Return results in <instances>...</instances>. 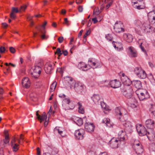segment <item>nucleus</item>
<instances>
[{
	"instance_id": "nucleus-1",
	"label": "nucleus",
	"mask_w": 155,
	"mask_h": 155,
	"mask_svg": "<svg viewBox=\"0 0 155 155\" xmlns=\"http://www.w3.org/2000/svg\"><path fill=\"white\" fill-rule=\"evenodd\" d=\"M121 90L123 95L128 99L131 98L134 94V91L131 86L125 85L121 88Z\"/></svg>"
},
{
	"instance_id": "nucleus-2",
	"label": "nucleus",
	"mask_w": 155,
	"mask_h": 155,
	"mask_svg": "<svg viewBox=\"0 0 155 155\" xmlns=\"http://www.w3.org/2000/svg\"><path fill=\"white\" fill-rule=\"evenodd\" d=\"M134 72L136 75L141 79H144L147 77V74L145 71L140 67H135Z\"/></svg>"
},
{
	"instance_id": "nucleus-3",
	"label": "nucleus",
	"mask_w": 155,
	"mask_h": 155,
	"mask_svg": "<svg viewBox=\"0 0 155 155\" xmlns=\"http://www.w3.org/2000/svg\"><path fill=\"white\" fill-rule=\"evenodd\" d=\"M62 106L65 110H72L74 107L73 103L71 102L69 98H65L63 100Z\"/></svg>"
},
{
	"instance_id": "nucleus-4",
	"label": "nucleus",
	"mask_w": 155,
	"mask_h": 155,
	"mask_svg": "<svg viewBox=\"0 0 155 155\" xmlns=\"http://www.w3.org/2000/svg\"><path fill=\"white\" fill-rule=\"evenodd\" d=\"M117 130L118 132V136L119 137L120 141H124L127 137L125 129L118 127Z\"/></svg>"
},
{
	"instance_id": "nucleus-5",
	"label": "nucleus",
	"mask_w": 155,
	"mask_h": 155,
	"mask_svg": "<svg viewBox=\"0 0 155 155\" xmlns=\"http://www.w3.org/2000/svg\"><path fill=\"white\" fill-rule=\"evenodd\" d=\"M32 68L33 70V72L31 73L32 77L35 78H38L41 73V68L35 65Z\"/></svg>"
},
{
	"instance_id": "nucleus-6",
	"label": "nucleus",
	"mask_w": 155,
	"mask_h": 155,
	"mask_svg": "<svg viewBox=\"0 0 155 155\" xmlns=\"http://www.w3.org/2000/svg\"><path fill=\"white\" fill-rule=\"evenodd\" d=\"M85 132V131L83 129H80L76 130L74 133L75 138L79 140L83 139Z\"/></svg>"
},
{
	"instance_id": "nucleus-7",
	"label": "nucleus",
	"mask_w": 155,
	"mask_h": 155,
	"mask_svg": "<svg viewBox=\"0 0 155 155\" xmlns=\"http://www.w3.org/2000/svg\"><path fill=\"white\" fill-rule=\"evenodd\" d=\"M122 23L120 21H117L114 24V29L115 31L117 33H120L124 31Z\"/></svg>"
},
{
	"instance_id": "nucleus-8",
	"label": "nucleus",
	"mask_w": 155,
	"mask_h": 155,
	"mask_svg": "<svg viewBox=\"0 0 155 155\" xmlns=\"http://www.w3.org/2000/svg\"><path fill=\"white\" fill-rule=\"evenodd\" d=\"M150 22H145L142 25L141 28L146 32H150L152 31L153 29V27L150 24Z\"/></svg>"
},
{
	"instance_id": "nucleus-9",
	"label": "nucleus",
	"mask_w": 155,
	"mask_h": 155,
	"mask_svg": "<svg viewBox=\"0 0 155 155\" xmlns=\"http://www.w3.org/2000/svg\"><path fill=\"white\" fill-rule=\"evenodd\" d=\"M74 89L75 91L78 94L81 93L84 90V85L81 83H74Z\"/></svg>"
},
{
	"instance_id": "nucleus-10",
	"label": "nucleus",
	"mask_w": 155,
	"mask_h": 155,
	"mask_svg": "<svg viewBox=\"0 0 155 155\" xmlns=\"http://www.w3.org/2000/svg\"><path fill=\"white\" fill-rule=\"evenodd\" d=\"M123 124L125 128V130L128 131L130 133L132 130V125L131 122L128 121H126L124 120V122H123Z\"/></svg>"
},
{
	"instance_id": "nucleus-11",
	"label": "nucleus",
	"mask_w": 155,
	"mask_h": 155,
	"mask_svg": "<svg viewBox=\"0 0 155 155\" xmlns=\"http://www.w3.org/2000/svg\"><path fill=\"white\" fill-rule=\"evenodd\" d=\"M84 127L86 131L89 133H92L94 131L95 126L92 123H86L85 124Z\"/></svg>"
},
{
	"instance_id": "nucleus-12",
	"label": "nucleus",
	"mask_w": 155,
	"mask_h": 155,
	"mask_svg": "<svg viewBox=\"0 0 155 155\" xmlns=\"http://www.w3.org/2000/svg\"><path fill=\"white\" fill-rule=\"evenodd\" d=\"M121 141H120L119 139V140H118L115 138H113L109 141V143L112 148H117L118 147V144Z\"/></svg>"
},
{
	"instance_id": "nucleus-13",
	"label": "nucleus",
	"mask_w": 155,
	"mask_h": 155,
	"mask_svg": "<svg viewBox=\"0 0 155 155\" xmlns=\"http://www.w3.org/2000/svg\"><path fill=\"white\" fill-rule=\"evenodd\" d=\"M148 17L150 23L152 24L155 23V11L150 12L148 14Z\"/></svg>"
},
{
	"instance_id": "nucleus-14",
	"label": "nucleus",
	"mask_w": 155,
	"mask_h": 155,
	"mask_svg": "<svg viewBox=\"0 0 155 155\" xmlns=\"http://www.w3.org/2000/svg\"><path fill=\"white\" fill-rule=\"evenodd\" d=\"M53 65H54L53 63H47L45 64L44 69L46 73L49 74L51 73V71L53 69Z\"/></svg>"
},
{
	"instance_id": "nucleus-15",
	"label": "nucleus",
	"mask_w": 155,
	"mask_h": 155,
	"mask_svg": "<svg viewBox=\"0 0 155 155\" xmlns=\"http://www.w3.org/2000/svg\"><path fill=\"white\" fill-rule=\"evenodd\" d=\"M110 85L111 87L116 88L120 87L121 86L120 82L117 79H115L109 82Z\"/></svg>"
},
{
	"instance_id": "nucleus-16",
	"label": "nucleus",
	"mask_w": 155,
	"mask_h": 155,
	"mask_svg": "<svg viewBox=\"0 0 155 155\" xmlns=\"http://www.w3.org/2000/svg\"><path fill=\"white\" fill-rule=\"evenodd\" d=\"M22 86L25 88H29L30 86V82L28 78L25 77L23 78L22 81Z\"/></svg>"
},
{
	"instance_id": "nucleus-17",
	"label": "nucleus",
	"mask_w": 155,
	"mask_h": 155,
	"mask_svg": "<svg viewBox=\"0 0 155 155\" xmlns=\"http://www.w3.org/2000/svg\"><path fill=\"white\" fill-rule=\"evenodd\" d=\"M137 129L139 134L140 136L147 135V134H150V133L147 132L145 128L144 127H141L139 130L137 128Z\"/></svg>"
},
{
	"instance_id": "nucleus-18",
	"label": "nucleus",
	"mask_w": 155,
	"mask_h": 155,
	"mask_svg": "<svg viewBox=\"0 0 155 155\" xmlns=\"http://www.w3.org/2000/svg\"><path fill=\"white\" fill-rule=\"evenodd\" d=\"M145 124L147 127L152 129L155 127V124L154 121L151 119H148L147 120Z\"/></svg>"
},
{
	"instance_id": "nucleus-19",
	"label": "nucleus",
	"mask_w": 155,
	"mask_h": 155,
	"mask_svg": "<svg viewBox=\"0 0 155 155\" xmlns=\"http://www.w3.org/2000/svg\"><path fill=\"white\" fill-rule=\"evenodd\" d=\"M38 110L37 111L36 115L37 116V119L40 121V122L41 123L42 121H44L45 120H46L47 117L45 115V112H43L42 115L41 116L38 114Z\"/></svg>"
},
{
	"instance_id": "nucleus-20",
	"label": "nucleus",
	"mask_w": 155,
	"mask_h": 155,
	"mask_svg": "<svg viewBox=\"0 0 155 155\" xmlns=\"http://www.w3.org/2000/svg\"><path fill=\"white\" fill-rule=\"evenodd\" d=\"M120 79L122 82L124 84V86L130 85L131 83L130 80L127 76H121Z\"/></svg>"
},
{
	"instance_id": "nucleus-21",
	"label": "nucleus",
	"mask_w": 155,
	"mask_h": 155,
	"mask_svg": "<svg viewBox=\"0 0 155 155\" xmlns=\"http://www.w3.org/2000/svg\"><path fill=\"white\" fill-rule=\"evenodd\" d=\"M115 114L118 119H119L121 121L124 122L122 118L121 111L119 108H116Z\"/></svg>"
},
{
	"instance_id": "nucleus-22",
	"label": "nucleus",
	"mask_w": 155,
	"mask_h": 155,
	"mask_svg": "<svg viewBox=\"0 0 155 155\" xmlns=\"http://www.w3.org/2000/svg\"><path fill=\"white\" fill-rule=\"evenodd\" d=\"M131 84L135 87L139 89L142 87V84L141 81L139 80H134L131 82Z\"/></svg>"
},
{
	"instance_id": "nucleus-23",
	"label": "nucleus",
	"mask_w": 155,
	"mask_h": 155,
	"mask_svg": "<svg viewBox=\"0 0 155 155\" xmlns=\"http://www.w3.org/2000/svg\"><path fill=\"white\" fill-rule=\"evenodd\" d=\"M123 36L124 39L129 43L132 42L133 40V36L131 34H124L123 35Z\"/></svg>"
},
{
	"instance_id": "nucleus-24",
	"label": "nucleus",
	"mask_w": 155,
	"mask_h": 155,
	"mask_svg": "<svg viewBox=\"0 0 155 155\" xmlns=\"http://www.w3.org/2000/svg\"><path fill=\"white\" fill-rule=\"evenodd\" d=\"M16 139L15 138L13 139L11 142V145L12 147L13 151H17L19 149V144L15 143Z\"/></svg>"
},
{
	"instance_id": "nucleus-25",
	"label": "nucleus",
	"mask_w": 155,
	"mask_h": 155,
	"mask_svg": "<svg viewBox=\"0 0 155 155\" xmlns=\"http://www.w3.org/2000/svg\"><path fill=\"white\" fill-rule=\"evenodd\" d=\"M116 44H115V42L114 41H113L112 42L113 46L117 50L120 51L123 49V45L121 43L116 42Z\"/></svg>"
},
{
	"instance_id": "nucleus-26",
	"label": "nucleus",
	"mask_w": 155,
	"mask_h": 155,
	"mask_svg": "<svg viewBox=\"0 0 155 155\" xmlns=\"http://www.w3.org/2000/svg\"><path fill=\"white\" fill-rule=\"evenodd\" d=\"M128 49L130 52V54L131 57H135L137 56V53L136 50L132 47H128Z\"/></svg>"
},
{
	"instance_id": "nucleus-27",
	"label": "nucleus",
	"mask_w": 155,
	"mask_h": 155,
	"mask_svg": "<svg viewBox=\"0 0 155 155\" xmlns=\"http://www.w3.org/2000/svg\"><path fill=\"white\" fill-rule=\"evenodd\" d=\"M65 79V81L68 83V86L71 88L73 86V84L75 83L74 81L73 80L72 78L66 76Z\"/></svg>"
},
{
	"instance_id": "nucleus-28",
	"label": "nucleus",
	"mask_w": 155,
	"mask_h": 155,
	"mask_svg": "<svg viewBox=\"0 0 155 155\" xmlns=\"http://www.w3.org/2000/svg\"><path fill=\"white\" fill-rule=\"evenodd\" d=\"M91 98L95 104H97L99 103L100 100V98L99 95L94 94L91 97Z\"/></svg>"
},
{
	"instance_id": "nucleus-29",
	"label": "nucleus",
	"mask_w": 155,
	"mask_h": 155,
	"mask_svg": "<svg viewBox=\"0 0 155 155\" xmlns=\"http://www.w3.org/2000/svg\"><path fill=\"white\" fill-rule=\"evenodd\" d=\"M43 30H42L41 29H39V31H40L42 34V35H40L41 38L42 39H47L48 37L49 36L48 35H45V34L46 32V31L45 30V28H44L43 29Z\"/></svg>"
},
{
	"instance_id": "nucleus-30",
	"label": "nucleus",
	"mask_w": 155,
	"mask_h": 155,
	"mask_svg": "<svg viewBox=\"0 0 155 155\" xmlns=\"http://www.w3.org/2000/svg\"><path fill=\"white\" fill-rule=\"evenodd\" d=\"M150 111V112L151 115L153 118H155V105H151Z\"/></svg>"
},
{
	"instance_id": "nucleus-31",
	"label": "nucleus",
	"mask_w": 155,
	"mask_h": 155,
	"mask_svg": "<svg viewBox=\"0 0 155 155\" xmlns=\"http://www.w3.org/2000/svg\"><path fill=\"white\" fill-rule=\"evenodd\" d=\"M138 96L140 100H143L149 98V96L147 94H145L142 92L141 93L140 95Z\"/></svg>"
},
{
	"instance_id": "nucleus-32",
	"label": "nucleus",
	"mask_w": 155,
	"mask_h": 155,
	"mask_svg": "<svg viewBox=\"0 0 155 155\" xmlns=\"http://www.w3.org/2000/svg\"><path fill=\"white\" fill-rule=\"evenodd\" d=\"M133 148L135 150L136 153L138 154H140L143 152V150L142 148V146L139 147H137L136 148Z\"/></svg>"
},
{
	"instance_id": "nucleus-33",
	"label": "nucleus",
	"mask_w": 155,
	"mask_h": 155,
	"mask_svg": "<svg viewBox=\"0 0 155 155\" xmlns=\"http://www.w3.org/2000/svg\"><path fill=\"white\" fill-rule=\"evenodd\" d=\"M74 122L78 126H81L83 124V120L81 118L77 117L75 119Z\"/></svg>"
},
{
	"instance_id": "nucleus-34",
	"label": "nucleus",
	"mask_w": 155,
	"mask_h": 155,
	"mask_svg": "<svg viewBox=\"0 0 155 155\" xmlns=\"http://www.w3.org/2000/svg\"><path fill=\"white\" fill-rule=\"evenodd\" d=\"M78 104L79 106L78 112L81 114H84V110L80 102H78Z\"/></svg>"
},
{
	"instance_id": "nucleus-35",
	"label": "nucleus",
	"mask_w": 155,
	"mask_h": 155,
	"mask_svg": "<svg viewBox=\"0 0 155 155\" xmlns=\"http://www.w3.org/2000/svg\"><path fill=\"white\" fill-rule=\"evenodd\" d=\"M57 85V83L56 81L53 82L51 85L50 88V92L53 91L56 87Z\"/></svg>"
},
{
	"instance_id": "nucleus-36",
	"label": "nucleus",
	"mask_w": 155,
	"mask_h": 155,
	"mask_svg": "<svg viewBox=\"0 0 155 155\" xmlns=\"http://www.w3.org/2000/svg\"><path fill=\"white\" fill-rule=\"evenodd\" d=\"M54 132L55 134H57V133H58L62 136H63L62 134L63 133V131L60 130L59 128L57 127L54 128Z\"/></svg>"
},
{
	"instance_id": "nucleus-37",
	"label": "nucleus",
	"mask_w": 155,
	"mask_h": 155,
	"mask_svg": "<svg viewBox=\"0 0 155 155\" xmlns=\"http://www.w3.org/2000/svg\"><path fill=\"white\" fill-rule=\"evenodd\" d=\"M103 123H105L106 125L108 127H110L111 126V124H110V119L107 118H104L102 121Z\"/></svg>"
},
{
	"instance_id": "nucleus-38",
	"label": "nucleus",
	"mask_w": 155,
	"mask_h": 155,
	"mask_svg": "<svg viewBox=\"0 0 155 155\" xmlns=\"http://www.w3.org/2000/svg\"><path fill=\"white\" fill-rule=\"evenodd\" d=\"M78 67L79 68L81 69L82 70H83V68H86L87 66L83 62H80L78 65Z\"/></svg>"
},
{
	"instance_id": "nucleus-39",
	"label": "nucleus",
	"mask_w": 155,
	"mask_h": 155,
	"mask_svg": "<svg viewBox=\"0 0 155 155\" xmlns=\"http://www.w3.org/2000/svg\"><path fill=\"white\" fill-rule=\"evenodd\" d=\"M150 136H147L149 139L154 140H155V134L154 133H150Z\"/></svg>"
},
{
	"instance_id": "nucleus-40",
	"label": "nucleus",
	"mask_w": 155,
	"mask_h": 155,
	"mask_svg": "<svg viewBox=\"0 0 155 155\" xmlns=\"http://www.w3.org/2000/svg\"><path fill=\"white\" fill-rule=\"evenodd\" d=\"M43 62L41 61H37L35 64V66L41 67H41L43 66Z\"/></svg>"
},
{
	"instance_id": "nucleus-41",
	"label": "nucleus",
	"mask_w": 155,
	"mask_h": 155,
	"mask_svg": "<svg viewBox=\"0 0 155 155\" xmlns=\"http://www.w3.org/2000/svg\"><path fill=\"white\" fill-rule=\"evenodd\" d=\"M19 12H20L18 8L14 7H12L11 13L15 14V13H17Z\"/></svg>"
},
{
	"instance_id": "nucleus-42",
	"label": "nucleus",
	"mask_w": 155,
	"mask_h": 155,
	"mask_svg": "<svg viewBox=\"0 0 155 155\" xmlns=\"http://www.w3.org/2000/svg\"><path fill=\"white\" fill-rule=\"evenodd\" d=\"M62 51L59 48H57L56 49V52H55V54H57L59 55V57H60L63 54Z\"/></svg>"
},
{
	"instance_id": "nucleus-43",
	"label": "nucleus",
	"mask_w": 155,
	"mask_h": 155,
	"mask_svg": "<svg viewBox=\"0 0 155 155\" xmlns=\"http://www.w3.org/2000/svg\"><path fill=\"white\" fill-rule=\"evenodd\" d=\"M3 141L5 144L9 143V139L8 135H6L5 136V139Z\"/></svg>"
},
{
	"instance_id": "nucleus-44",
	"label": "nucleus",
	"mask_w": 155,
	"mask_h": 155,
	"mask_svg": "<svg viewBox=\"0 0 155 155\" xmlns=\"http://www.w3.org/2000/svg\"><path fill=\"white\" fill-rule=\"evenodd\" d=\"M27 7V5H26L21 6L19 9L20 12H21V11H25Z\"/></svg>"
},
{
	"instance_id": "nucleus-45",
	"label": "nucleus",
	"mask_w": 155,
	"mask_h": 155,
	"mask_svg": "<svg viewBox=\"0 0 155 155\" xmlns=\"http://www.w3.org/2000/svg\"><path fill=\"white\" fill-rule=\"evenodd\" d=\"M88 63L89 64L93 67H95L96 65V63L94 62H93L92 60L91 59H89Z\"/></svg>"
},
{
	"instance_id": "nucleus-46",
	"label": "nucleus",
	"mask_w": 155,
	"mask_h": 155,
	"mask_svg": "<svg viewBox=\"0 0 155 155\" xmlns=\"http://www.w3.org/2000/svg\"><path fill=\"white\" fill-rule=\"evenodd\" d=\"M144 7V4H141V5H135V7L138 9H140L143 8Z\"/></svg>"
},
{
	"instance_id": "nucleus-47",
	"label": "nucleus",
	"mask_w": 155,
	"mask_h": 155,
	"mask_svg": "<svg viewBox=\"0 0 155 155\" xmlns=\"http://www.w3.org/2000/svg\"><path fill=\"white\" fill-rule=\"evenodd\" d=\"M106 38L109 41H111L113 39V38L111 37V35L109 34H108L107 35H106Z\"/></svg>"
},
{
	"instance_id": "nucleus-48",
	"label": "nucleus",
	"mask_w": 155,
	"mask_h": 155,
	"mask_svg": "<svg viewBox=\"0 0 155 155\" xmlns=\"http://www.w3.org/2000/svg\"><path fill=\"white\" fill-rule=\"evenodd\" d=\"M135 25L137 27L140 28L141 24L140 21H137L135 22Z\"/></svg>"
},
{
	"instance_id": "nucleus-49",
	"label": "nucleus",
	"mask_w": 155,
	"mask_h": 155,
	"mask_svg": "<svg viewBox=\"0 0 155 155\" xmlns=\"http://www.w3.org/2000/svg\"><path fill=\"white\" fill-rule=\"evenodd\" d=\"M5 48L3 46L0 47V52L1 53H3L5 52Z\"/></svg>"
},
{
	"instance_id": "nucleus-50",
	"label": "nucleus",
	"mask_w": 155,
	"mask_h": 155,
	"mask_svg": "<svg viewBox=\"0 0 155 155\" xmlns=\"http://www.w3.org/2000/svg\"><path fill=\"white\" fill-rule=\"evenodd\" d=\"M141 146H142V145H140V143H134L133 146V148H136L137 147Z\"/></svg>"
},
{
	"instance_id": "nucleus-51",
	"label": "nucleus",
	"mask_w": 155,
	"mask_h": 155,
	"mask_svg": "<svg viewBox=\"0 0 155 155\" xmlns=\"http://www.w3.org/2000/svg\"><path fill=\"white\" fill-rule=\"evenodd\" d=\"M142 43H141L140 44V45L139 46L140 48L141 49V50L144 53L146 52V51L145 50L144 47L142 46Z\"/></svg>"
},
{
	"instance_id": "nucleus-52",
	"label": "nucleus",
	"mask_w": 155,
	"mask_h": 155,
	"mask_svg": "<svg viewBox=\"0 0 155 155\" xmlns=\"http://www.w3.org/2000/svg\"><path fill=\"white\" fill-rule=\"evenodd\" d=\"M47 22L46 21H45L44 24H43V25L42 26V28H38L37 27H36V28H37L39 30V29H41L42 30H43V28H45V26L47 24Z\"/></svg>"
},
{
	"instance_id": "nucleus-53",
	"label": "nucleus",
	"mask_w": 155,
	"mask_h": 155,
	"mask_svg": "<svg viewBox=\"0 0 155 155\" xmlns=\"http://www.w3.org/2000/svg\"><path fill=\"white\" fill-rule=\"evenodd\" d=\"M90 31H89V30L87 31L83 36V38L85 39L87 36L90 34Z\"/></svg>"
},
{
	"instance_id": "nucleus-54",
	"label": "nucleus",
	"mask_w": 155,
	"mask_h": 155,
	"mask_svg": "<svg viewBox=\"0 0 155 155\" xmlns=\"http://www.w3.org/2000/svg\"><path fill=\"white\" fill-rule=\"evenodd\" d=\"M143 0H137V1L134 2L133 3L134 5L137 4V3H138V2H140L141 3V4H144V2H143Z\"/></svg>"
},
{
	"instance_id": "nucleus-55",
	"label": "nucleus",
	"mask_w": 155,
	"mask_h": 155,
	"mask_svg": "<svg viewBox=\"0 0 155 155\" xmlns=\"http://www.w3.org/2000/svg\"><path fill=\"white\" fill-rule=\"evenodd\" d=\"M64 24L66 25H67L68 26L70 24L69 23V21L68 20V18H64Z\"/></svg>"
},
{
	"instance_id": "nucleus-56",
	"label": "nucleus",
	"mask_w": 155,
	"mask_h": 155,
	"mask_svg": "<svg viewBox=\"0 0 155 155\" xmlns=\"http://www.w3.org/2000/svg\"><path fill=\"white\" fill-rule=\"evenodd\" d=\"M64 40V38L63 37H59L58 39V40L59 43H61Z\"/></svg>"
},
{
	"instance_id": "nucleus-57",
	"label": "nucleus",
	"mask_w": 155,
	"mask_h": 155,
	"mask_svg": "<svg viewBox=\"0 0 155 155\" xmlns=\"http://www.w3.org/2000/svg\"><path fill=\"white\" fill-rule=\"evenodd\" d=\"M9 50L10 52L12 53H14L15 52V49L12 47H10V48Z\"/></svg>"
},
{
	"instance_id": "nucleus-58",
	"label": "nucleus",
	"mask_w": 155,
	"mask_h": 155,
	"mask_svg": "<svg viewBox=\"0 0 155 155\" xmlns=\"http://www.w3.org/2000/svg\"><path fill=\"white\" fill-rule=\"evenodd\" d=\"M10 17L12 18L13 19H15L16 18V16L15 15V14H14V13H13L11 12L10 13Z\"/></svg>"
},
{
	"instance_id": "nucleus-59",
	"label": "nucleus",
	"mask_w": 155,
	"mask_h": 155,
	"mask_svg": "<svg viewBox=\"0 0 155 155\" xmlns=\"http://www.w3.org/2000/svg\"><path fill=\"white\" fill-rule=\"evenodd\" d=\"M78 10L79 12H81L83 10V8L82 6H79L78 8Z\"/></svg>"
},
{
	"instance_id": "nucleus-60",
	"label": "nucleus",
	"mask_w": 155,
	"mask_h": 155,
	"mask_svg": "<svg viewBox=\"0 0 155 155\" xmlns=\"http://www.w3.org/2000/svg\"><path fill=\"white\" fill-rule=\"evenodd\" d=\"M62 53H63V54L65 56L67 55L68 54V52L66 50L64 51L63 50Z\"/></svg>"
},
{
	"instance_id": "nucleus-61",
	"label": "nucleus",
	"mask_w": 155,
	"mask_h": 155,
	"mask_svg": "<svg viewBox=\"0 0 155 155\" xmlns=\"http://www.w3.org/2000/svg\"><path fill=\"white\" fill-rule=\"evenodd\" d=\"M59 97L61 98H65L66 97V95L64 94H60L59 95Z\"/></svg>"
},
{
	"instance_id": "nucleus-62",
	"label": "nucleus",
	"mask_w": 155,
	"mask_h": 155,
	"mask_svg": "<svg viewBox=\"0 0 155 155\" xmlns=\"http://www.w3.org/2000/svg\"><path fill=\"white\" fill-rule=\"evenodd\" d=\"M83 2L82 0H76V2L77 4H81Z\"/></svg>"
},
{
	"instance_id": "nucleus-63",
	"label": "nucleus",
	"mask_w": 155,
	"mask_h": 155,
	"mask_svg": "<svg viewBox=\"0 0 155 155\" xmlns=\"http://www.w3.org/2000/svg\"><path fill=\"white\" fill-rule=\"evenodd\" d=\"M112 2H110L106 6V8L107 9H108L110 7V6L112 4Z\"/></svg>"
},
{
	"instance_id": "nucleus-64",
	"label": "nucleus",
	"mask_w": 155,
	"mask_h": 155,
	"mask_svg": "<svg viewBox=\"0 0 155 155\" xmlns=\"http://www.w3.org/2000/svg\"><path fill=\"white\" fill-rule=\"evenodd\" d=\"M92 20L93 21L94 24L96 23L97 22V19L96 18H94L92 19Z\"/></svg>"
}]
</instances>
